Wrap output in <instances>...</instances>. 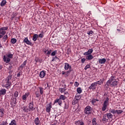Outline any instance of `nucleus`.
Returning <instances> with one entry per match:
<instances>
[{"label":"nucleus","instance_id":"nucleus-1","mask_svg":"<svg viewBox=\"0 0 125 125\" xmlns=\"http://www.w3.org/2000/svg\"><path fill=\"white\" fill-rule=\"evenodd\" d=\"M107 84H110V86L111 87H114L118 84V82L115 79V77H111L110 79L107 81Z\"/></svg>","mask_w":125,"mask_h":125},{"label":"nucleus","instance_id":"nucleus-2","mask_svg":"<svg viewBox=\"0 0 125 125\" xmlns=\"http://www.w3.org/2000/svg\"><path fill=\"white\" fill-rule=\"evenodd\" d=\"M66 99V97L63 95H61L60 96L59 99H57L54 101V104L58 103L59 105V106H61L62 105V100H65Z\"/></svg>","mask_w":125,"mask_h":125},{"label":"nucleus","instance_id":"nucleus-3","mask_svg":"<svg viewBox=\"0 0 125 125\" xmlns=\"http://www.w3.org/2000/svg\"><path fill=\"white\" fill-rule=\"evenodd\" d=\"M13 57V54L10 53L7 55V57L5 56H3V60L4 62H6V63H9V62H10V58H12Z\"/></svg>","mask_w":125,"mask_h":125},{"label":"nucleus","instance_id":"nucleus-4","mask_svg":"<svg viewBox=\"0 0 125 125\" xmlns=\"http://www.w3.org/2000/svg\"><path fill=\"white\" fill-rule=\"evenodd\" d=\"M108 104H109V98H106L105 101L104 102V104H103L102 107V111L104 112L107 109V107H108Z\"/></svg>","mask_w":125,"mask_h":125},{"label":"nucleus","instance_id":"nucleus-5","mask_svg":"<svg viewBox=\"0 0 125 125\" xmlns=\"http://www.w3.org/2000/svg\"><path fill=\"white\" fill-rule=\"evenodd\" d=\"M64 70H69L67 71V74H69V73L72 72V66L68 63L65 62L64 63Z\"/></svg>","mask_w":125,"mask_h":125},{"label":"nucleus","instance_id":"nucleus-6","mask_svg":"<svg viewBox=\"0 0 125 125\" xmlns=\"http://www.w3.org/2000/svg\"><path fill=\"white\" fill-rule=\"evenodd\" d=\"M92 108L90 106H87L84 110V113L86 115H90L91 114Z\"/></svg>","mask_w":125,"mask_h":125},{"label":"nucleus","instance_id":"nucleus-7","mask_svg":"<svg viewBox=\"0 0 125 125\" xmlns=\"http://www.w3.org/2000/svg\"><path fill=\"white\" fill-rule=\"evenodd\" d=\"M96 87H97V85L95 82L91 84L90 86L89 87V89L90 90H92V91H94L96 89Z\"/></svg>","mask_w":125,"mask_h":125},{"label":"nucleus","instance_id":"nucleus-8","mask_svg":"<svg viewBox=\"0 0 125 125\" xmlns=\"http://www.w3.org/2000/svg\"><path fill=\"white\" fill-rule=\"evenodd\" d=\"M28 108L29 111H34L36 110V108L34 107V102H32L29 103Z\"/></svg>","mask_w":125,"mask_h":125},{"label":"nucleus","instance_id":"nucleus-9","mask_svg":"<svg viewBox=\"0 0 125 125\" xmlns=\"http://www.w3.org/2000/svg\"><path fill=\"white\" fill-rule=\"evenodd\" d=\"M85 59L86 60H87L88 61H90V60H92L94 58L93 56H92V54H88L87 55H85Z\"/></svg>","mask_w":125,"mask_h":125},{"label":"nucleus","instance_id":"nucleus-10","mask_svg":"<svg viewBox=\"0 0 125 125\" xmlns=\"http://www.w3.org/2000/svg\"><path fill=\"white\" fill-rule=\"evenodd\" d=\"M26 64H27V61H25L22 64H21V65L18 68L19 70H23V68L26 66Z\"/></svg>","mask_w":125,"mask_h":125},{"label":"nucleus","instance_id":"nucleus-11","mask_svg":"<svg viewBox=\"0 0 125 125\" xmlns=\"http://www.w3.org/2000/svg\"><path fill=\"white\" fill-rule=\"evenodd\" d=\"M92 52H93V49H89L87 52L83 53V55H88V54L90 55L92 53Z\"/></svg>","mask_w":125,"mask_h":125},{"label":"nucleus","instance_id":"nucleus-12","mask_svg":"<svg viewBox=\"0 0 125 125\" xmlns=\"http://www.w3.org/2000/svg\"><path fill=\"white\" fill-rule=\"evenodd\" d=\"M5 94H6V89L3 88L0 90V96L5 95Z\"/></svg>","mask_w":125,"mask_h":125},{"label":"nucleus","instance_id":"nucleus-13","mask_svg":"<svg viewBox=\"0 0 125 125\" xmlns=\"http://www.w3.org/2000/svg\"><path fill=\"white\" fill-rule=\"evenodd\" d=\"M34 123L36 125H41V121H40V119H39V117H37L35 119Z\"/></svg>","mask_w":125,"mask_h":125},{"label":"nucleus","instance_id":"nucleus-14","mask_svg":"<svg viewBox=\"0 0 125 125\" xmlns=\"http://www.w3.org/2000/svg\"><path fill=\"white\" fill-rule=\"evenodd\" d=\"M79 99H78V96H75V98L72 101V105H75L79 102Z\"/></svg>","mask_w":125,"mask_h":125},{"label":"nucleus","instance_id":"nucleus-15","mask_svg":"<svg viewBox=\"0 0 125 125\" xmlns=\"http://www.w3.org/2000/svg\"><path fill=\"white\" fill-rule=\"evenodd\" d=\"M23 42H25L26 44L32 45V43L31 42H30V41H29V40L28 39V38L27 37L24 39V40H23Z\"/></svg>","mask_w":125,"mask_h":125},{"label":"nucleus","instance_id":"nucleus-16","mask_svg":"<svg viewBox=\"0 0 125 125\" xmlns=\"http://www.w3.org/2000/svg\"><path fill=\"white\" fill-rule=\"evenodd\" d=\"M99 64H105L106 63V59L103 58L102 59H99Z\"/></svg>","mask_w":125,"mask_h":125},{"label":"nucleus","instance_id":"nucleus-17","mask_svg":"<svg viewBox=\"0 0 125 125\" xmlns=\"http://www.w3.org/2000/svg\"><path fill=\"white\" fill-rule=\"evenodd\" d=\"M76 125H84V123L82 120H78L75 122Z\"/></svg>","mask_w":125,"mask_h":125},{"label":"nucleus","instance_id":"nucleus-18","mask_svg":"<svg viewBox=\"0 0 125 125\" xmlns=\"http://www.w3.org/2000/svg\"><path fill=\"white\" fill-rule=\"evenodd\" d=\"M21 109H22L23 112H25V113H28V112H30V109L28 108L27 106H24L23 107H21Z\"/></svg>","mask_w":125,"mask_h":125},{"label":"nucleus","instance_id":"nucleus-19","mask_svg":"<svg viewBox=\"0 0 125 125\" xmlns=\"http://www.w3.org/2000/svg\"><path fill=\"white\" fill-rule=\"evenodd\" d=\"M103 83H104V80H102V79H100L99 81L95 82V83H96V84H97V85H100L101 84H102Z\"/></svg>","mask_w":125,"mask_h":125},{"label":"nucleus","instance_id":"nucleus-20","mask_svg":"<svg viewBox=\"0 0 125 125\" xmlns=\"http://www.w3.org/2000/svg\"><path fill=\"white\" fill-rule=\"evenodd\" d=\"M0 35H2V36H4L5 34H6V32L3 29V28H0Z\"/></svg>","mask_w":125,"mask_h":125},{"label":"nucleus","instance_id":"nucleus-21","mask_svg":"<svg viewBox=\"0 0 125 125\" xmlns=\"http://www.w3.org/2000/svg\"><path fill=\"white\" fill-rule=\"evenodd\" d=\"M45 76V72L44 71H42L41 72L40 74V78H44V76Z\"/></svg>","mask_w":125,"mask_h":125},{"label":"nucleus","instance_id":"nucleus-22","mask_svg":"<svg viewBox=\"0 0 125 125\" xmlns=\"http://www.w3.org/2000/svg\"><path fill=\"white\" fill-rule=\"evenodd\" d=\"M11 84V83L10 81H7L6 83L5 84L6 88H10V85Z\"/></svg>","mask_w":125,"mask_h":125},{"label":"nucleus","instance_id":"nucleus-23","mask_svg":"<svg viewBox=\"0 0 125 125\" xmlns=\"http://www.w3.org/2000/svg\"><path fill=\"white\" fill-rule=\"evenodd\" d=\"M107 119H112L113 118V115L110 113L105 114Z\"/></svg>","mask_w":125,"mask_h":125},{"label":"nucleus","instance_id":"nucleus-24","mask_svg":"<svg viewBox=\"0 0 125 125\" xmlns=\"http://www.w3.org/2000/svg\"><path fill=\"white\" fill-rule=\"evenodd\" d=\"M38 37H39V35H38V34H34L32 38L33 41H34V42H36V41H37V40L38 39Z\"/></svg>","mask_w":125,"mask_h":125},{"label":"nucleus","instance_id":"nucleus-25","mask_svg":"<svg viewBox=\"0 0 125 125\" xmlns=\"http://www.w3.org/2000/svg\"><path fill=\"white\" fill-rule=\"evenodd\" d=\"M17 42V40H16V39H15V38H12L11 40V42L13 44H15V43H16Z\"/></svg>","mask_w":125,"mask_h":125},{"label":"nucleus","instance_id":"nucleus-26","mask_svg":"<svg viewBox=\"0 0 125 125\" xmlns=\"http://www.w3.org/2000/svg\"><path fill=\"white\" fill-rule=\"evenodd\" d=\"M99 101L97 99H93L91 101L92 105H94L95 104V103H97Z\"/></svg>","mask_w":125,"mask_h":125},{"label":"nucleus","instance_id":"nucleus-27","mask_svg":"<svg viewBox=\"0 0 125 125\" xmlns=\"http://www.w3.org/2000/svg\"><path fill=\"white\" fill-rule=\"evenodd\" d=\"M103 121L104 122H108V118L107 117V116L106 114H104L103 116Z\"/></svg>","mask_w":125,"mask_h":125},{"label":"nucleus","instance_id":"nucleus-28","mask_svg":"<svg viewBox=\"0 0 125 125\" xmlns=\"http://www.w3.org/2000/svg\"><path fill=\"white\" fill-rule=\"evenodd\" d=\"M16 98H13L11 99V103H13V104H16Z\"/></svg>","mask_w":125,"mask_h":125},{"label":"nucleus","instance_id":"nucleus-29","mask_svg":"<svg viewBox=\"0 0 125 125\" xmlns=\"http://www.w3.org/2000/svg\"><path fill=\"white\" fill-rule=\"evenodd\" d=\"M9 125H17V124L16 123L15 120H13L9 124Z\"/></svg>","mask_w":125,"mask_h":125},{"label":"nucleus","instance_id":"nucleus-30","mask_svg":"<svg viewBox=\"0 0 125 125\" xmlns=\"http://www.w3.org/2000/svg\"><path fill=\"white\" fill-rule=\"evenodd\" d=\"M123 113L122 110H115V114H117V115H120Z\"/></svg>","mask_w":125,"mask_h":125},{"label":"nucleus","instance_id":"nucleus-31","mask_svg":"<svg viewBox=\"0 0 125 125\" xmlns=\"http://www.w3.org/2000/svg\"><path fill=\"white\" fill-rule=\"evenodd\" d=\"M59 91L61 92V93H63V92L66 91V88H59Z\"/></svg>","mask_w":125,"mask_h":125},{"label":"nucleus","instance_id":"nucleus-32","mask_svg":"<svg viewBox=\"0 0 125 125\" xmlns=\"http://www.w3.org/2000/svg\"><path fill=\"white\" fill-rule=\"evenodd\" d=\"M109 113H111L112 114H116V110L114 109L110 108L109 110Z\"/></svg>","mask_w":125,"mask_h":125},{"label":"nucleus","instance_id":"nucleus-33","mask_svg":"<svg viewBox=\"0 0 125 125\" xmlns=\"http://www.w3.org/2000/svg\"><path fill=\"white\" fill-rule=\"evenodd\" d=\"M6 4V0H3L0 3V5L1 6H4V5H5Z\"/></svg>","mask_w":125,"mask_h":125},{"label":"nucleus","instance_id":"nucleus-34","mask_svg":"<svg viewBox=\"0 0 125 125\" xmlns=\"http://www.w3.org/2000/svg\"><path fill=\"white\" fill-rule=\"evenodd\" d=\"M92 125H97V123L96 122V118H94L92 120Z\"/></svg>","mask_w":125,"mask_h":125},{"label":"nucleus","instance_id":"nucleus-35","mask_svg":"<svg viewBox=\"0 0 125 125\" xmlns=\"http://www.w3.org/2000/svg\"><path fill=\"white\" fill-rule=\"evenodd\" d=\"M12 79V75H9L7 77V82H9Z\"/></svg>","mask_w":125,"mask_h":125},{"label":"nucleus","instance_id":"nucleus-36","mask_svg":"<svg viewBox=\"0 0 125 125\" xmlns=\"http://www.w3.org/2000/svg\"><path fill=\"white\" fill-rule=\"evenodd\" d=\"M51 105H52L51 103H50L48 104V106L47 107V112H48V113L49 112H50V109H51Z\"/></svg>","mask_w":125,"mask_h":125},{"label":"nucleus","instance_id":"nucleus-37","mask_svg":"<svg viewBox=\"0 0 125 125\" xmlns=\"http://www.w3.org/2000/svg\"><path fill=\"white\" fill-rule=\"evenodd\" d=\"M57 53V51L55 50L51 53V56H55V55H56Z\"/></svg>","mask_w":125,"mask_h":125},{"label":"nucleus","instance_id":"nucleus-38","mask_svg":"<svg viewBox=\"0 0 125 125\" xmlns=\"http://www.w3.org/2000/svg\"><path fill=\"white\" fill-rule=\"evenodd\" d=\"M77 92L78 93L81 94V93L83 92V90H82V88L81 87H78L77 89Z\"/></svg>","mask_w":125,"mask_h":125},{"label":"nucleus","instance_id":"nucleus-39","mask_svg":"<svg viewBox=\"0 0 125 125\" xmlns=\"http://www.w3.org/2000/svg\"><path fill=\"white\" fill-rule=\"evenodd\" d=\"M35 94H36V97H37L38 98H39V97L41 96V95H40V93L39 92V91H36Z\"/></svg>","mask_w":125,"mask_h":125},{"label":"nucleus","instance_id":"nucleus-40","mask_svg":"<svg viewBox=\"0 0 125 125\" xmlns=\"http://www.w3.org/2000/svg\"><path fill=\"white\" fill-rule=\"evenodd\" d=\"M89 68H90V64H87L84 67V70H87Z\"/></svg>","mask_w":125,"mask_h":125},{"label":"nucleus","instance_id":"nucleus-41","mask_svg":"<svg viewBox=\"0 0 125 125\" xmlns=\"http://www.w3.org/2000/svg\"><path fill=\"white\" fill-rule=\"evenodd\" d=\"M19 94V93L18 92V91H16L14 93V96L15 97H16V98L17 97H18V95Z\"/></svg>","mask_w":125,"mask_h":125},{"label":"nucleus","instance_id":"nucleus-42","mask_svg":"<svg viewBox=\"0 0 125 125\" xmlns=\"http://www.w3.org/2000/svg\"><path fill=\"white\" fill-rule=\"evenodd\" d=\"M87 34L88 35H92L93 34V31L92 30H90V31H87Z\"/></svg>","mask_w":125,"mask_h":125},{"label":"nucleus","instance_id":"nucleus-43","mask_svg":"<svg viewBox=\"0 0 125 125\" xmlns=\"http://www.w3.org/2000/svg\"><path fill=\"white\" fill-rule=\"evenodd\" d=\"M2 29H3V30H4V31H7V30H8V27L6 26V27H1Z\"/></svg>","mask_w":125,"mask_h":125},{"label":"nucleus","instance_id":"nucleus-44","mask_svg":"<svg viewBox=\"0 0 125 125\" xmlns=\"http://www.w3.org/2000/svg\"><path fill=\"white\" fill-rule=\"evenodd\" d=\"M80 83H78L77 82H75L74 83V85L75 86H76V87H78V86H79Z\"/></svg>","mask_w":125,"mask_h":125},{"label":"nucleus","instance_id":"nucleus-45","mask_svg":"<svg viewBox=\"0 0 125 125\" xmlns=\"http://www.w3.org/2000/svg\"><path fill=\"white\" fill-rule=\"evenodd\" d=\"M86 60V59H84V58L82 59L81 62H82V64H83L84 63V62H85Z\"/></svg>","mask_w":125,"mask_h":125},{"label":"nucleus","instance_id":"nucleus-46","mask_svg":"<svg viewBox=\"0 0 125 125\" xmlns=\"http://www.w3.org/2000/svg\"><path fill=\"white\" fill-rule=\"evenodd\" d=\"M40 89L41 94H42V93H43V89L42 87H40Z\"/></svg>","mask_w":125,"mask_h":125},{"label":"nucleus","instance_id":"nucleus-47","mask_svg":"<svg viewBox=\"0 0 125 125\" xmlns=\"http://www.w3.org/2000/svg\"><path fill=\"white\" fill-rule=\"evenodd\" d=\"M1 125H7V121H2Z\"/></svg>","mask_w":125,"mask_h":125},{"label":"nucleus","instance_id":"nucleus-48","mask_svg":"<svg viewBox=\"0 0 125 125\" xmlns=\"http://www.w3.org/2000/svg\"><path fill=\"white\" fill-rule=\"evenodd\" d=\"M58 59H59V58H58L57 57V56H55L54 58H53L52 61H55L56 60H58Z\"/></svg>","mask_w":125,"mask_h":125},{"label":"nucleus","instance_id":"nucleus-49","mask_svg":"<svg viewBox=\"0 0 125 125\" xmlns=\"http://www.w3.org/2000/svg\"><path fill=\"white\" fill-rule=\"evenodd\" d=\"M7 39H8V36H7V35L4 36L3 38V40H7Z\"/></svg>","mask_w":125,"mask_h":125},{"label":"nucleus","instance_id":"nucleus-50","mask_svg":"<svg viewBox=\"0 0 125 125\" xmlns=\"http://www.w3.org/2000/svg\"><path fill=\"white\" fill-rule=\"evenodd\" d=\"M110 86V84H108L107 82H106V84L105 85V88L108 89Z\"/></svg>","mask_w":125,"mask_h":125},{"label":"nucleus","instance_id":"nucleus-51","mask_svg":"<svg viewBox=\"0 0 125 125\" xmlns=\"http://www.w3.org/2000/svg\"><path fill=\"white\" fill-rule=\"evenodd\" d=\"M22 99L23 100H26L27 99V97L25 95H23L22 96Z\"/></svg>","mask_w":125,"mask_h":125},{"label":"nucleus","instance_id":"nucleus-52","mask_svg":"<svg viewBox=\"0 0 125 125\" xmlns=\"http://www.w3.org/2000/svg\"><path fill=\"white\" fill-rule=\"evenodd\" d=\"M43 52H44V53H45L46 54H47V50L46 49H43L42 50Z\"/></svg>","mask_w":125,"mask_h":125},{"label":"nucleus","instance_id":"nucleus-53","mask_svg":"<svg viewBox=\"0 0 125 125\" xmlns=\"http://www.w3.org/2000/svg\"><path fill=\"white\" fill-rule=\"evenodd\" d=\"M21 76V72H19V73L17 74V77L18 78H19Z\"/></svg>","mask_w":125,"mask_h":125},{"label":"nucleus","instance_id":"nucleus-54","mask_svg":"<svg viewBox=\"0 0 125 125\" xmlns=\"http://www.w3.org/2000/svg\"><path fill=\"white\" fill-rule=\"evenodd\" d=\"M13 68V66H12V65H10L8 68V70H11V69H12Z\"/></svg>","mask_w":125,"mask_h":125},{"label":"nucleus","instance_id":"nucleus-55","mask_svg":"<svg viewBox=\"0 0 125 125\" xmlns=\"http://www.w3.org/2000/svg\"><path fill=\"white\" fill-rule=\"evenodd\" d=\"M39 37L40 38H43V34L41 33V34H39Z\"/></svg>","mask_w":125,"mask_h":125},{"label":"nucleus","instance_id":"nucleus-56","mask_svg":"<svg viewBox=\"0 0 125 125\" xmlns=\"http://www.w3.org/2000/svg\"><path fill=\"white\" fill-rule=\"evenodd\" d=\"M24 95H25L26 97H28V96H29V95H30V93H25V94H24Z\"/></svg>","mask_w":125,"mask_h":125},{"label":"nucleus","instance_id":"nucleus-57","mask_svg":"<svg viewBox=\"0 0 125 125\" xmlns=\"http://www.w3.org/2000/svg\"><path fill=\"white\" fill-rule=\"evenodd\" d=\"M12 73H13V70H11V69L9 70V74H10V75H11V74H12Z\"/></svg>","mask_w":125,"mask_h":125},{"label":"nucleus","instance_id":"nucleus-58","mask_svg":"<svg viewBox=\"0 0 125 125\" xmlns=\"http://www.w3.org/2000/svg\"><path fill=\"white\" fill-rule=\"evenodd\" d=\"M75 96H77V99H81V96L76 95Z\"/></svg>","mask_w":125,"mask_h":125},{"label":"nucleus","instance_id":"nucleus-59","mask_svg":"<svg viewBox=\"0 0 125 125\" xmlns=\"http://www.w3.org/2000/svg\"><path fill=\"white\" fill-rule=\"evenodd\" d=\"M51 52H52L51 50L48 51L47 54H50V53H51Z\"/></svg>","mask_w":125,"mask_h":125},{"label":"nucleus","instance_id":"nucleus-60","mask_svg":"<svg viewBox=\"0 0 125 125\" xmlns=\"http://www.w3.org/2000/svg\"><path fill=\"white\" fill-rule=\"evenodd\" d=\"M15 17V16H12L11 17V20H13V19Z\"/></svg>","mask_w":125,"mask_h":125},{"label":"nucleus","instance_id":"nucleus-61","mask_svg":"<svg viewBox=\"0 0 125 125\" xmlns=\"http://www.w3.org/2000/svg\"><path fill=\"white\" fill-rule=\"evenodd\" d=\"M46 84H47V83H45V84H44V85H45V88H47V86H46Z\"/></svg>","mask_w":125,"mask_h":125},{"label":"nucleus","instance_id":"nucleus-62","mask_svg":"<svg viewBox=\"0 0 125 125\" xmlns=\"http://www.w3.org/2000/svg\"><path fill=\"white\" fill-rule=\"evenodd\" d=\"M66 74V72L65 71H62V75H65Z\"/></svg>","mask_w":125,"mask_h":125},{"label":"nucleus","instance_id":"nucleus-63","mask_svg":"<svg viewBox=\"0 0 125 125\" xmlns=\"http://www.w3.org/2000/svg\"><path fill=\"white\" fill-rule=\"evenodd\" d=\"M2 69V65H0V71Z\"/></svg>","mask_w":125,"mask_h":125},{"label":"nucleus","instance_id":"nucleus-64","mask_svg":"<svg viewBox=\"0 0 125 125\" xmlns=\"http://www.w3.org/2000/svg\"><path fill=\"white\" fill-rule=\"evenodd\" d=\"M35 60L36 62H38L39 61V60H38V58H36L35 59Z\"/></svg>","mask_w":125,"mask_h":125}]
</instances>
